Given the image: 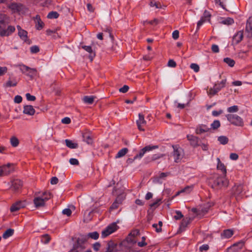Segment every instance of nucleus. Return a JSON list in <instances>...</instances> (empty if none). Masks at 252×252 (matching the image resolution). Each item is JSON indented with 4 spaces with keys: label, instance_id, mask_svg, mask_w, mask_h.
<instances>
[{
    "label": "nucleus",
    "instance_id": "f257e3e1",
    "mask_svg": "<svg viewBox=\"0 0 252 252\" xmlns=\"http://www.w3.org/2000/svg\"><path fill=\"white\" fill-rule=\"evenodd\" d=\"M227 120L232 125L238 126H243L244 122L243 119L236 114H227L226 115Z\"/></svg>",
    "mask_w": 252,
    "mask_h": 252
},
{
    "label": "nucleus",
    "instance_id": "f03ea898",
    "mask_svg": "<svg viewBox=\"0 0 252 252\" xmlns=\"http://www.w3.org/2000/svg\"><path fill=\"white\" fill-rule=\"evenodd\" d=\"M50 198V193L49 192H44L42 196L34 198L33 202L36 208L43 206L45 202Z\"/></svg>",
    "mask_w": 252,
    "mask_h": 252
},
{
    "label": "nucleus",
    "instance_id": "7ed1b4c3",
    "mask_svg": "<svg viewBox=\"0 0 252 252\" xmlns=\"http://www.w3.org/2000/svg\"><path fill=\"white\" fill-rule=\"evenodd\" d=\"M226 175L218 177L214 180L212 185L213 188L219 189L223 187H227L228 185V180L225 178Z\"/></svg>",
    "mask_w": 252,
    "mask_h": 252
},
{
    "label": "nucleus",
    "instance_id": "20e7f679",
    "mask_svg": "<svg viewBox=\"0 0 252 252\" xmlns=\"http://www.w3.org/2000/svg\"><path fill=\"white\" fill-rule=\"evenodd\" d=\"M226 82V80L223 79L220 83L215 84L213 88H211L209 90V92H208V95L213 96L216 94L222 88L225 87Z\"/></svg>",
    "mask_w": 252,
    "mask_h": 252
},
{
    "label": "nucleus",
    "instance_id": "39448f33",
    "mask_svg": "<svg viewBox=\"0 0 252 252\" xmlns=\"http://www.w3.org/2000/svg\"><path fill=\"white\" fill-rule=\"evenodd\" d=\"M116 222H113L108 225L101 232V237L105 238L115 232L118 229Z\"/></svg>",
    "mask_w": 252,
    "mask_h": 252
},
{
    "label": "nucleus",
    "instance_id": "423d86ee",
    "mask_svg": "<svg viewBox=\"0 0 252 252\" xmlns=\"http://www.w3.org/2000/svg\"><path fill=\"white\" fill-rule=\"evenodd\" d=\"M174 149L173 156L175 162H179L183 157V150L182 148L176 146H173Z\"/></svg>",
    "mask_w": 252,
    "mask_h": 252
},
{
    "label": "nucleus",
    "instance_id": "0eeeda50",
    "mask_svg": "<svg viewBox=\"0 0 252 252\" xmlns=\"http://www.w3.org/2000/svg\"><path fill=\"white\" fill-rule=\"evenodd\" d=\"M158 146L157 145H154V146L148 145V146H145V147L142 148L140 151L139 153L138 154H137L136 156H134L133 159L135 160L138 158L140 159L143 157V156L146 152L158 149Z\"/></svg>",
    "mask_w": 252,
    "mask_h": 252
},
{
    "label": "nucleus",
    "instance_id": "6e6552de",
    "mask_svg": "<svg viewBox=\"0 0 252 252\" xmlns=\"http://www.w3.org/2000/svg\"><path fill=\"white\" fill-rule=\"evenodd\" d=\"M13 171L12 164L7 163L0 166V176L8 175Z\"/></svg>",
    "mask_w": 252,
    "mask_h": 252
},
{
    "label": "nucleus",
    "instance_id": "1a4fd4ad",
    "mask_svg": "<svg viewBox=\"0 0 252 252\" xmlns=\"http://www.w3.org/2000/svg\"><path fill=\"white\" fill-rule=\"evenodd\" d=\"M138 128L140 131H144L143 126L146 125V121L145 120L144 116L141 113L138 114V119L136 121Z\"/></svg>",
    "mask_w": 252,
    "mask_h": 252
},
{
    "label": "nucleus",
    "instance_id": "9d476101",
    "mask_svg": "<svg viewBox=\"0 0 252 252\" xmlns=\"http://www.w3.org/2000/svg\"><path fill=\"white\" fill-rule=\"evenodd\" d=\"M245 32L247 37H252V16L247 20Z\"/></svg>",
    "mask_w": 252,
    "mask_h": 252
},
{
    "label": "nucleus",
    "instance_id": "9b49d317",
    "mask_svg": "<svg viewBox=\"0 0 252 252\" xmlns=\"http://www.w3.org/2000/svg\"><path fill=\"white\" fill-rule=\"evenodd\" d=\"M210 128L206 125L200 124L198 125L195 129V132L197 134H201L202 133L207 132L209 131Z\"/></svg>",
    "mask_w": 252,
    "mask_h": 252
},
{
    "label": "nucleus",
    "instance_id": "f8f14e48",
    "mask_svg": "<svg viewBox=\"0 0 252 252\" xmlns=\"http://www.w3.org/2000/svg\"><path fill=\"white\" fill-rule=\"evenodd\" d=\"M243 38V31H238L233 36L232 43L234 44H238L240 42Z\"/></svg>",
    "mask_w": 252,
    "mask_h": 252
},
{
    "label": "nucleus",
    "instance_id": "ddd939ff",
    "mask_svg": "<svg viewBox=\"0 0 252 252\" xmlns=\"http://www.w3.org/2000/svg\"><path fill=\"white\" fill-rule=\"evenodd\" d=\"M243 190V186L242 185H235L232 188V193L235 196H238L242 194Z\"/></svg>",
    "mask_w": 252,
    "mask_h": 252
},
{
    "label": "nucleus",
    "instance_id": "4468645a",
    "mask_svg": "<svg viewBox=\"0 0 252 252\" xmlns=\"http://www.w3.org/2000/svg\"><path fill=\"white\" fill-rule=\"evenodd\" d=\"M187 138L191 146L194 148L198 146L199 138L193 135H188Z\"/></svg>",
    "mask_w": 252,
    "mask_h": 252
},
{
    "label": "nucleus",
    "instance_id": "2eb2a0df",
    "mask_svg": "<svg viewBox=\"0 0 252 252\" xmlns=\"http://www.w3.org/2000/svg\"><path fill=\"white\" fill-rule=\"evenodd\" d=\"M26 203L24 202L19 201L13 204L10 208V211L12 212L18 211L21 208L25 206Z\"/></svg>",
    "mask_w": 252,
    "mask_h": 252
},
{
    "label": "nucleus",
    "instance_id": "dca6fc26",
    "mask_svg": "<svg viewBox=\"0 0 252 252\" xmlns=\"http://www.w3.org/2000/svg\"><path fill=\"white\" fill-rule=\"evenodd\" d=\"M33 20L35 22L36 29L37 30H41L43 28L44 24L41 21L40 16L38 15H36V16L33 18Z\"/></svg>",
    "mask_w": 252,
    "mask_h": 252
},
{
    "label": "nucleus",
    "instance_id": "f3484780",
    "mask_svg": "<svg viewBox=\"0 0 252 252\" xmlns=\"http://www.w3.org/2000/svg\"><path fill=\"white\" fill-rule=\"evenodd\" d=\"M217 169L220 170L222 172V174L223 175H226V168L224 164L221 162L220 159L219 158H217Z\"/></svg>",
    "mask_w": 252,
    "mask_h": 252
},
{
    "label": "nucleus",
    "instance_id": "a211bd4d",
    "mask_svg": "<svg viewBox=\"0 0 252 252\" xmlns=\"http://www.w3.org/2000/svg\"><path fill=\"white\" fill-rule=\"evenodd\" d=\"M117 245L113 241H109L107 243L106 252H116Z\"/></svg>",
    "mask_w": 252,
    "mask_h": 252
},
{
    "label": "nucleus",
    "instance_id": "6ab92c4d",
    "mask_svg": "<svg viewBox=\"0 0 252 252\" xmlns=\"http://www.w3.org/2000/svg\"><path fill=\"white\" fill-rule=\"evenodd\" d=\"M23 113L29 115H33L35 113V110L32 105H26L24 107Z\"/></svg>",
    "mask_w": 252,
    "mask_h": 252
},
{
    "label": "nucleus",
    "instance_id": "aec40b11",
    "mask_svg": "<svg viewBox=\"0 0 252 252\" xmlns=\"http://www.w3.org/2000/svg\"><path fill=\"white\" fill-rule=\"evenodd\" d=\"M22 186V182L20 180L15 179L12 181L11 188L15 190H18Z\"/></svg>",
    "mask_w": 252,
    "mask_h": 252
},
{
    "label": "nucleus",
    "instance_id": "412c9836",
    "mask_svg": "<svg viewBox=\"0 0 252 252\" xmlns=\"http://www.w3.org/2000/svg\"><path fill=\"white\" fill-rule=\"evenodd\" d=\"M233 234V231L231 229H226L221 233L220 236L222 239H228L230 238Z\"/></svg>",
    "mask_w": 252,
    "mask_h": 252
},
{
    "label": "nucleus",
    "instance_id": "4be33fe9",
    "mask_svg": "<svg viewBox=\"0 0 252 252\" xmlns=\"http://www.w3.org/2000/svg\"><path fill=\"white\" fill-rule=\"evenodd\" d=\"M95 98V96L93 95H86L82 98V100L85 104H92Z\"/></svg>",
    "mask_w": 252,
    "mask_h": 252
},
{
    "label": "nucleus",
    "instance_id": "5701e85b",
    "mask_svg": "<svg viewBox=\"0 0 252 252\" xmlns=\"http://www.w3.org/2000/svg\"><path fill=\"white\" fill-rule=\"evenodd\" d=\"M82 48L90 53L89 58L91 61H92L95 55L94 52L93 51L91 46L85 45L82 46Z\"/></svg>",
    "mask_w": 252,
    "mask_h": 252
},
{
    "label": "nucleus",
    "instance_id": "b1692460",
    "mask_svg": "<svg viewBox=\"0 0 252 252\" xmlns=\"http://www.w3.org/2000/svg\"><path fill=\"white\" fill-rule=\"evenodd\" d=\"M244 246V243L243 242H239L237 243L233 244L231 246L229 249L230 251H237L239 249H241Z\"/></svg>",
    "mask_w": 252,
    "mask_h": 252
},
{
    "label": "nucleus",
    "instance_id": "393cba45",
    "mask_svg": "<svg viewBox=\"0 0 252 252\" xmlns=\"http://www.w3.org/2000/svg\"><path fill=\"white\" fill-rule=\"evenodd\" d=\"M8 21L9 19L6 15L0 13V25H6L8 24Z\"/></svg>",
    "mask_w": 252,
    "mask_h": 252
},
{
    "label": "nucleus",
    "instance_id": "a878e982",
    "mask_svg": "<svg viewBox=\"0 0 252 252\" xmlns=\"http://www.w3.org/2000/svg\"><path fill=\"white\" fill-rule=\"evenodd\" d=\"M65 143L66 146L70 149H76L78 147L77 143L73 142L72 140L69 139H65Z\"/></svg>",
    "mask_w": 252,
    "mask_h": 252
},
{
    "label": "nucleus",
    "instance_id": "bb28decb",
    "mask_svg": "<svg viewBox=\"0 0 252 252\" xmlns=\"http://www.w3.org/2000/svg\"><path fill=\"white\" fill-rule=\"evenodd\" d=\"M18 34L23 41L26 42L28 40V32L26 31L23 30L18 32Z\"/></svg>",
    "mask_w": 252,
    "mask_h": 252
},
{
    "label": "nucleus",
    "instance_id": "cd10ccee",
    "mask_svg": "<svg viewBox=\"0 0 252 252\" xmlns=\"http://www.w3.org/2000/svg\"><path fill=\"white\" fill-rule=\"evenodd\" d=\"M128 152V149L124 148L120 150L115 156L116 158H120L124 156Z\"/></svg>",
    "mask_w": 252,
    "mask_h": 252
},
{
    "label": "nucleus",
    "instance_id": "c85d7f7f",
    "mask_svg": "<svg viewBox=\"0 0 252 252\" xmlns=\"http://www.w3.org/2000/svg\"><path fill=\"white\" fill-rule=\"evenodd\" d=\"M14 233V229L9 228L7 229L2 234V237L4 239H7L11 236Z\"/></svg>",
    "mask_w": 252,
    "mask_h": 252
},
{
    "label": "nucleus",
    "instance_id": "c756f323",
    "mask_svg": "<svg viewBox=\"0 0 252 252\" xmlns=\"http://www.w3.org/2000/svg\"><path fill=\"white\" fill-rule=\"evenodd\" d=\"M21 5L17 3H12L8 5V7L14 11H18L20 9Z\"/></svg>",
    "mask_w": 252,
    "mask_h": 252
},
{
    "label": "nucleus",
    "instance_id": "7c9ffc66",
    "mask_svg": "<svg viewBox=\"0 0 252 252\" xmlns=\"http://www.w3.org/2000/svg\"><path fill=\"white\" fill-rule=\"evenodd\" d=\"M83 140L87 144H90L93 143V139L91 136L88 133H85L83 135Z\"/></svg>",
    "mask_w": 252,
    "mask_h": 252
},
{
    "label": "nucleus",
    "instance_id": "2f4dec72",
    "mask_svg": "<svg viewBox=\"0 0 252 252\" xmlns=\"http://www.w3.org/2000/svg\"><path fill=\"white\" fill-rule=\"evenodd\" d=\"M234 22L233 19L230 17H227L221 21V23L224 25H231Z\"/></svg>",
    "mask_w": 252,
    "mask_h": 252
},
{
    "label": "nucleus",
    "instance_id": "473e14b6",
    "mask_svg": "<svg viewBox=\"0 0 252 252\" xmlns=\"http://www.w3.org/2000/svg\"><path fill=\"white\" fill-rule=\"evenodd\" d=\"M218 140L222 145H225L228 142V138L225 136H220L218 137Z\"/></svg>",
    "mask_w": 252,
    "mask_h": 252
},
{
    "label": "nucleus",
    "instance_id": "72a5a7b5",
    "mask_svg": "<svg viewBox=\"0 0 252 252\" xmlns=\"http://www.w3.org/2000/svg\"><path fill=\"white\" fill-rule=\"evenodd\" d=\"M121 201L118 198H117V199L115 200V201L113 203V204L111 206V207L110 208V211L117 209L118 208L119 205L121 204Z\"/></svg>",
    "mask_w": 252,
    "mask_h": 252
},
{
    "label": "nucleus",
    "instance_id": "f704fd0d",
    "mask_svg": "<svg viewBox=\"0 0 252 252\" xmlns=\"http://www.w3.org/2000/svg\"><path fill=\"white\" fill-rule=\"evenodd\" d=\"M161 201V198H157L154 200L152 203L150 204V206L151 208H156L160 205Z\"/></svg>",
    "mask_w": 252,
    "mask_h": 252
},
{
    "label": "nucleus",
    "instance_id": "c9c22d12",
    "mask_svg": "<svg viewBox=\"0 0 252 252\" xmlns=\"http://www.w3.org/2000/svg\"><path fill=\"white\" fill-rule=\"evenodd\" d=\"M87 235H80L78 238L77 242L78 244L86 242L88 239Z\"/></svg>",
    "mask_w": 252,
    "mask_h": 252
},
{
    "label": "nucleus",
    "instance_id": "e433bc0d",
    "mask_svg": "<svg viewBox=\"0 0 252 252\" xmlns=\"http://www.w3.org/2000/svg\"><path fill=\"white\" fill-rule=\"evenodd\" d=\"M50 239H51V238H50V236L48 234H46L43 235L41 236V241L42 243H43L44 244H47L49 242Z\"/></svg>",
    "mask_w": 252,
    "mask_h": 252
},
{
    "label": "nucleus",
    "instance_id": "4c0bfd02",
    "mask_svg": "<svg viewBox=\"0 0 252 252\" xmlns=\"http://www.w3.org/2000/svg\"><path fill=\"white\" fill-rule=\"evenodd\" d=\"M88 238H91L94 240H97L99 237V233L96 231L89 233L87 234Z\"/></svg>",
    "mask_w": 252,
    "mask_h": 252
},
{
    "label": "nucleus",
    "instance_id": "58836bf2",
    "mask_svg": "<svg viewBox=\"0 0 252 252\" xmlns=\"http://www.w3.org/2000/svg\"><path fill=\"white\" fill-rule=\"evenodd\" d=\"M224 62L227 63L229 66L233 67L235 64V61L229 58H225L223 59Z\"/></svg>",
    "mask_w": 252,
    "mask_h": 252
},
{
    "label": "nucleus",
    "instance_id": "ea45409f",
    "mask_svg": "<svg viewBox=\"0 0 252 252\" xmlns=\"http://www.w3.org/2000/svg\"><path fill=\"white\" fill-rule=\"evenodd\" d=\"M59 16V14L56 11L50 12L48 15L47 18L49 19H56Z\"/></svg>",
    "mask_w": 252,
    "mask_h": 252
},
{
    "label": "nucleus",
    "instance_id": "a19ab883",
    "mask_svg": "<svg viewBox=\"0 0 252 252\" xmlns=\"http://www.w3.org/2000/svg\"><path fill=\"white\" fill-rule=\"evenodd\" d=\"M220 126V122L219 120H215L211 125V128L214 130L218 129Z\"/></svg>",
    "mask_w": 252,
    "mask_h": 252
},
{
    "label": "nucleus",
    "instance_id": "79ce46f5",
    "mask_svg": "<svg viewBox=\"0 0 252 252\" xmlns=\"http://www.w3.org/2000/svg\"><path fill=\"white\" fill-rule=\"evenodd\" d=\"M193 187V185L188 186L181 190L183 193H189L192 190Z\"/></svg>",
    "mask_w": 252,
    "mask_h": 252
},
{
    "label": "nucleus",
    "instance_id": "37998d69",
    "mask_svg": "<svg viewBox=\"0 0 252 252\" xmlns=\"http://www.w3.org/2000/svg\"><path fill=\"white\" fill-rule=\"evenodd\" d=\"M238 110L239 109L237 105H233L228 107L227 109V111L229 113L237 112Z\"/></svg>",
    "mask_w": 252,
    "mask_h": 252
},
{
    "label": "nucleus",
    "instance_id": "c03bdc74",
    "mask_svg": "<svg viewBox=\"0 0 252 252\" xmlns=\"http://www.w3.org/2000/svg\"><path fill=\"white\" fill-rule=\"evenodd\" d=\"M10 143H11V145L13 146V147H17L18 144H19V140L18 139L15 137H12L11 139H10Z\"/></svg>",
    "mask_w": 252,
    "mask_h": 252
},
{
    "label": "nucleus",
    "instance_id": "a18cd8bd",
    "mask_svg": "<svg viewBox=\"0 0 252 252\" xmlns=\"http://www.w3.org/2000/svg\"><path fill=\"white\" fill-rule=\"evenodd\" d=\"M20 70L24 73L29 71L30 67L24 64H20L19 65Z\"/></svg>",
    "mask_w": 252,
    "mask_h": 252
},
{
    "label": "nucleus",
    "instance_id": "49530a36",
    "mask_svg": "<svg viewBox=\"0 0 252 252\" xmlns=\"http://www.w3.org/2000/svg\"><path fill=\"white\" fill-rule=\"evenodd\" d=\"M211 17V14L210 12L207 10H205L204 12L203 16L201 18H203L204 20H205L206 21H209Z\"/></svg>",
    "mask_w": 252,
    "mask_h": 252
},
{
    "label": "nucleus",
    "instance_id": "de8ad7c7",
    "mask_svg": "<svg viewBox=\"0 0 252 252\" xmlns=\"http://www.w3.org/2000/svg\"><path fill=\"white\" fill-rule=\"evenodd\" d=\"M0 35L1 36H8L7 29H4L0 25Z\"/></svg>",
    "mask_w": 252,
    "mask_h": 252
},
{
    "label": "nucleus",
    "instance_id": "09e8293b",
    "mask_svg": "<svg viewBox=\"0 0 252 252\" xmlns=\"http://www.w3.org/2000/svg\"><path fill=\"white\" fill-rule=\"evenodd\" d=\"M190 67L194 70L195 72H198L199 71V66L195 63H192L190 65Z\"/></svg>",
    "mask_w": 252,
    "mask_h": 252
},
{
    "label": "nucleus",
    "instance_id": "8fccbe9b",
    "mask_svg": "<svg viewBox=\"0 0 252 252\" xmlns=\"http://www.w3.org/2000/svg\"><path fill=\"white\" fill-rule=\"evenodd\" d=\"M28 72L29 73H28V74H27V75L32 76L36 75L37 70H36V68L30 67L29 70Z\"/></svg>",
    "mask_w": 252,
    "mask_h": 252
},
{
    "label": "nucleus",
    "instance_id": "3c124183",
    "mask_svg": "<svg viewBox=\"0 0 252 252\" xmlns=\"http://www.w3.org/2000/svg\"><path fill=\"white\" fill-rule=\"evenodd\" d=\"M30 51L32 53H36L39 51V48L37 46H32L31 47Z\"/></svg>",
    "mask_w": 252,
    "mask_h": 252
},
{
    "label": "nucleus",
    "instance_id": "603ef678",
    "mask_svg": "<svg viewBox=\"0 0 252 252\" xmlns=\"http://www.w3.org/2000/svg\"><path fill=\"white\" fill-rule=\"evenodd\" d=\"M17 82L16 81H11L10 80H8L6 83L5 84V86L7 87H14L16 86Z\"/></svg>",
    "mask_w": 252,
    "mask_h": 252
},
{
    "label": "nucleus",
    "instance_id": "864d4df0",
    "mask_svg": "<svg viewBox=\"0 0 252 252\" xmlns=\"http://www.w3.org/2000/svg\"><path fill=\"white\" fill-rule=\"evenodd\" d=\"M145 237L144 236H143L142 237V241L141 242H139L137 243V245L140 247H143L144 246H145L147 245V243L145 242Z\"/></svg>",
    "mask_w": 252,
    "mask_h": 252
},
{
    "label": "nucleus",
    "instance_id": "5fc2aeb1",
    "mask_svg": "<svg viewBox=\"0 0 252 252\" xmlns=\"http://www.w3.org/2000/svg\"><path fill=\"white\" fill-rule=\"evenodd\" d=\"M209 249V246L207 244H203L202 246H201L199 248V251L201 252H203L204 251H207Z\"/></svg>",
    "mask_w": 252,
    "mask_h": 252
},
{
    "label": "nucleus",
    "instance_id": "6e6d98bb",
    "mask_svg": "<svg viewBox=\"0 0 252 252\" xmlns=\"http://www.w3.org/2000/svg\"><path fill=\"white\" fill-rule=\"evenodd\" d=\"M176 215L174 216V218L176 220H179L183 217V215L180 211H176Z\"/></svg>",
    "mask_w": 252,
    "mask_h": 252
},
{
    "label": "nucleus",
    "instance_id": "4d7b16f0",
    "mask_svg": "<svg viewBox=\"0 0 252 252\" xmlns=\"http://www.w3.org/2000/svg\"><path fill=\"white\" fill-rule=\"evenodd\" d=\"M26 96L27 100L29 101H34L36 99L34 95H32L29 93L26 94Z\"/></svg>",
    "mask_w": 252,
    "mask_h": 252
},
{
    "label": "nucleus",
    "instance_id": "13d9d810",
    "mask_svg": "<svg viewBox=\"0 0 252 252\" xmlns=\"http://www.w3.org/2000/svg\"><path fill=\"white\" fill-rule=\"evenodd\" d=\"M62 213L63 214L66 215L67 216H70L72 212L70 209L65 208L63 210Z\"/></svg>",
    "mask_w": 252,
    "mask_h": 252
},
{
    "label": "nucleus",
    "instance_id": "bf43d9fd",
    "mask_svg": "<svg viewBox=\"0 0 252 252\" xmlns=\"http://www.w3.org/2000/svg\"><path fill=\"white\" fill-rule=\"evenodd\" d=\"M129 87L127 85H124L123 87L119 89V92L122 93H125L128 91Z\"/></svg>",
    "mask_w": 252,
    "mask_h": 252
},
{
    "label": "nucleus",
    "instance_id": "052dcab7",
    "mask_svg": "<svg viewBox=\"0 0 252 252\" xmlns=\"http://www.w3.org/2000/svg\"><path fill=\"white\" fill-rule=\"evenodd\" d=\"M7 30V32L8 33V36H9L10 34H11L12 33H13L15 31V28L14 26H9L8 27Z\"/></svg>",
    "mask_w": 252,
    "mask_h": 252
},
{
    "label": "nucleus",
    "instance_id": "680f3d73",
    "mask_svg": "<svg viewBox=\"0 0 252 252\" xmlns=\"http://www.w3.org/2000/svg\"><path fill=\"white\" fill-rule=\"evenodd\" d=\"M223 113V111L221 109L217 111V110H214L212 111V115L215 117L218 116L220 114H222Z\"/></svg>",
    "mask_w": 252,
    "mask_h": 252
},
{
    "label": "nucleus",
    "instance_id": "e2e57ef3",
    "mask_svg": "<svg viewBox=\"0 0 252 252\" xmlns=\"http://www.w3.org/2000/svg\"><path fill=\"white\" fill-rule=\"evenodd\" d=\"M179 32L178 30H175L172 32V37L173 39L176 40L179 38Z\"/></svg>",
    "mask_w": 252,
    "mask_h": 252
},
{
    "label": "nucleus",
    "instance_id": "0e129e2a",
    "mask_svg": "<svg viewBox=\"0 0 252 252\" xmlns=\"http://www.w3.org/2000/svg\"><path fill=\"white\" fill-rule=\"evenodd\" d=\"M69 163L72 165H77L79 164V161L76 158H71L69 159Z\"/></svg>",
    "mask_w": 252,
    "mask_h": 252
},
{
    "label": "nucleus",
    "instance_id": "69168bd1",
    "mask_svg": "<svg viewBox=\"0 0 252 252\" xmlns=\"http://www.w3.org/2000/svg\"><path fill=\"white\" fill-rule=\"evenodd\" d=\"M22 101V97L21 96L17 95L14 97V102L17 103H19Z\"/></svg>",
    "mask_w": 252,
    "mask_h": 252
},
{
    "label": "nucleus",
    "instance_id": "338daca9",
    "mask_svg": "<svg viewBox=\"0 0 252 252\" xmlns=\"http://www.w3.org/2000/svg\"><path fill=\"white\" fill-rule=\"evenodd\" d=\"M211 49L214 53H218L219 52V46L216 44L212 45Z\"/></svg>",
    "mask_w": 252,
    "mask_h": 252
},
{
    "label": "nucleus",
    "instance_id": "774afa93",
    "mask_svg": "<svg viewBox=\"0 0 252 252\" xmlns=\"http://www.w3.org/2000/svg\"><path fill=\"white\" fill-rule=\"evenodd\" d=\"M168 66L171 67H175L176 66V63L174 60H169L168 62Z\"/></svg>",
    "mask_w": 252,
    "mask_h": 252
}]
</instances>
